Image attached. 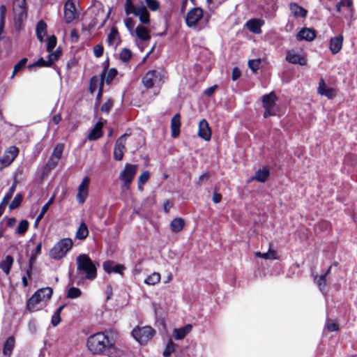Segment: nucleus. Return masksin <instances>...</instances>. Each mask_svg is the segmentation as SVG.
Wrapping results in <instances>:
<instances>
[{"mask_svg":"<svg viewBox=\"0 0 357 357\" xmlns=\"http://www.w3.org/2000/svg\"><path fill=\"white\" fill-rule=\"evenodd\" d=\"M336 11L343 15L345 19L351 22L354 19L355 10L352 0H340L336 4Z\"/></svg>","mask_w":357,"mask_h":357,"instance_id":"7","label":"nucleus"},{"mask_svg":"<svg viewBox=\"0 0 357 357\" xmlns=\"http://www.w3.org/2000/svg\"><path fill=\"white\" fill-rule=\"evenodd\" d=\"M50 67L51 65L48 63V60H45L43 58H40L37 61L28 66L29 69L33 67Z\"/></svg>","mask_w":357,"mask_h":357,"instance_id":"46","label":"nucleus"},{"mask_svg":"<svg viewBox=\"0 0 357 357\" xmlns=\"http://www.w3.org/2000/svg\"><path fill=\"white\" fill-rule=\"evenodd\" d=\"M36 36L39 41L43 42L47 34V24L43 20H40L36 27Z\"/></svg>","mask_w":357,"mask_h":357,"instance_id":"31","label":"nucleus"},{"mask_svg":"<svg viewBox=\"0 0 357 357\" xmlns=\"http://www.w3.org/2000/svg\"><path fill=\"white\" fill-rule=\"evenodd\" d=\"M127 135H123L116 141L114 148V158L116 160H121L123 155V150L125 149V142Z\"/></svg>","mask_w":357,"mask_h":357,"instance_id":"15","label":"nucleus"},{"mask_svg":"<svg viewBox=\"0 0 357 357\" xmlns=\"http://www.w3.org/2000/svg\"><path fill=\"white\" fill-rule=\"evenodd\" d=\"M276 96L274 92L264 95L262 97L263 106L265 109L264 116L265 118L275 114Z\"/></svg>","mask_w":357,"mask_h":357,"instance_id":"10","label":"nucleus"},{"mask_svg":"<svg viewBox=\"0 0 357 357\" xmlns=\"http://www.w3.org/2000/svg\"><path fill=\"white\" fill-rule=\"evenodd\" d=\"M289 10L294 17L305 18L307 16V11L296 3H290Z\"/></svg>","mask_w":357,"mask_h":357,"instance_id":"25","label":"nucleus"},{"mask_svg":"<svg viewBox=\"0 0 357 357\" xmlns=\"http://www.w3.org/2000/svg\"><path fill=\"white\" fill-rule=\"evenodd\" d=\"M343 43L342 35H338L334 38H332L330 40V50L333 54L338 53L342 47Z\"/></svg>","mask_w":357,"mask_h":357,"instance_id":"23","label":"nucleus"},{"mask_svg":"<svg viewBox=\"0 0 357 357\" xmlns=\"http://www.w3.org/2000/svg\"><path fill=\"white\" fill-rule=\"evenodd\" d=\"M255 255L258 257H261L266 259H278L277 252L275 250H269L267 252L261 253L260 252H255Z\"/></svg>","mask_w":357,"mask_h":357,"instance_id":"40","label":"nucleus"},{"mask_svg":"<svg viewBox=\"0 0 357 357\" xmlns=\"http://www.w3.org/2000/svg\"><path fill=\"white\" fill-rule=\"evenodd\" d=\"M270 174L269 170L267 168H263L256 172L254 179L259 182H265L268 178Z\"/></svg>","mask_w":357,"mask_h":357,"instance_id":"39","label":"nucleus"},{"mask_svg":"<svg viewBox=\"0 0 357 357\" xmlns=\"http://www.w3.org/2000/svg\"><path fill=\"white\" fill-rule=\"evenodd\" d=\"M112 343L109 337L103 332L93 334L87 340L88 349L94 354H101L104 351H107Z\"/></svg>","mask_w":357,"mask_h":357,"instance_id":"2","label":"nucleus"},{"mask_svg":"<svg viewBox=\"0 0 357 357\" xmlns=\"http://www.w3.org/2000/svg\"><path fill=\"white\" fill-rule=\"evenodd\" d=\"M103 269L107 273H119L123 275V271L126 269L125 266L121 264H117L113 261L107 260L105 261L103 264Z\"/></svg>","mask_w":357,"mask_h":357,"instance_id":"18","label":"nucleus"},{"mask_svg":"<svg viewBox=\"0 0 357 357\" xmlns=\"http://www.w3.org/2000/svg\"><path fill=\"white\" fill-rule=\"evenodd\" d=\"M15 347V339L13 337H9L6 340L3 349V354L4 356H6L8 357H10L12 354L13 348Z\"/></svg>","mask_w":357,"mask_h":357,"instance_id":"33","label":"nucleus"},{"mask_svg":"<svg viewBox=\"0 0 357 357\" xmlns=\"http://www.w3.org/2000/svg\"><path fill=\"white\" fill-rule=\"evenodd\" d=\"M77 0H68L64 5V19L67 23L72 22L78 17L75 3Z\"/></svg>","mask_w":357,"mask_h":357,"instance_id":"13","label":"nucleus"},{"mask_svg":"<svg viewBox=\"0 0 357 357\" xmlns=\"http://www.w3.org/2000/svg\"><path fill=\"white\" fill-rule=\"evenodd\" d=\"M73 246V241L66 238L59 241L50 251V256L54 259H62Z\"/></svg>","mask_w":357,"mask_h":357,"instance_id":"4","label":"nucleus"},{"mask_svg":"<svg viewBox=\"0 0 357 357\" xmlns=\"http://www.w3.org/2000/svg\"><path fill=\"white\" fill-rule=\"evenodd\" d=\"M113 106V101L112 100H107V102L102 104L101 106V111L102 112L108 113Z\"/></svg>","mask_w":357,"mask_h":357,"instance_id":"58","label":"nucleus"},{"mask_svg":"<svg viewBox=\"0 0 357 357\" xmlns=\"http://www.w3.org/2000/svg\"><path fill=\"white\" fill-rule=\"evenodd\" d=\"M155 333V330L150 326H144L138 328L137 329L135 328V340L140 344H146L153 338Z\"/></svg>","mask_w":357,"mask_h":357,"instance_id":"8","label":"nucleus"},{"mask_svg":"<svg viewBox=\"0 0 357 357\" xmlns=\"http://www.w3.org/2000/svg\"><path fill=\"white\" fill-rule=\"evenodd\" d=\"M107 355L109 357H127V354L123 351L117 349L112 342L110 347H109Z\"/></svg>","mask_w":357,"mask_h":357,"instance_id":"34","label":"nucleus"},{"mask_svg":"<svg viewBox=\"0 0 357 357\" xmlns=\"http://www.w3.org/2000/svg\"><path fill=\"white\" fill-rule=\"evenodd\" d=\"M61 54V52L59 50H56V51L52 52H50V54L47 56L48 63H50V65L52 66L56 60L59 59Z\"/></svg>","mask_w":357,"mask_h":357,"instance_id":"49","label":"nucleus"},{"mask_svg":"<svg viewBox=\"0 0 357 357\" xmlns=\"http://www.w3.org/2000/svg\"><path fill=\"white\" fill-rule=\"evenodd\" d=\"M318 93L331 99L336 96L335 91L332 88L328 87L323 79H321L319 82Z\"/></svg>","mask_w":357,"mask_h":357,"instance_id":"20","label":"nucleus"},{"mask_svg":"<svg viewBox=\"0 0 357 357\" xmlns=\"http://www.w3.org/2000/svg\"><path fill=\"white\" fill-rule=\"evenodd\" d=\"M124 24L126 27L130 31L131 35H133L134 33V21L131 17H127L124 20Z\"/></svg>","mask_w":357,"mask_h":357,"instance_id":"55","label":"nucleus"},{"mask_svg":"<svg viewBox=\"0 0 357 357\" xmlns=\"http://www.w3.org/2000/svg\"><path fill=\"white\" fill-rule=\"evenodd\" d=\"M260 62V59L250 60L248 66L253 72H256L259 69Z\"/></svg>","mask_w":357,"mask_h":357,"instance_id":"57","label":"nucleus"},{"mask_svg":"<svg viewBox=\"0 0 357 357\" xmlns=\"http://www.w3.org/2000/svg\"><path fill=\"white\" fill-rule=\"evenodd\" d=\"M326 328L330 331H337L339 328L336 323L331 320L327 321Z\"/></svg>","mask_w":357,"mask_h":357,"instance_id":"60","label":"nucleus"},{"mask_svg":"<svg viewBox=\"0 0 357 357\" xmlns=\"http://www.w3.org/2000/svg\"><path fill=\"white\" fill-rule=\"evenodd\" d=\"M125 13L127 16L134 14V2L133 0H126L124 5Z\"/></svg>","mask_w":357,"mask_h":357,"instance_id":"51","label":"nucleus"},{"mask_svg":"<svg viewBox=\"0 0 357 357\" xmlns=\"http://www.w3.org/2000/svg\"><path fill=\"white\" fill-rule=\"evenodd\" d=\"M90 180L89 177L85 176L77 189V199L79 204H83L89 193V186Z\"/></svg>","mask_w":357,"mask_h":357,"instance_id":"14","label":"nucleus"},{"mask_svg":"<svg viewBox=\"0 0 357 357\" xmlns=\"http://www.w3.org/2000/svg\"><path fill=\"white\" fill-rule=\"evenodd\" d=\"M102 123L100 121H98L96 123L94 127L92 128V130L89 133L87 138L88 139L93 141L96 140L98 138L101 137L102 135Z\"/></svg>","mask_w":357,"mask_h":357,"instance_id":"30","label":"nucleus"},{"mask_svg":"<svg viewBox=\"0 0 357 357\" xmlns=\"http://www.w3.org/2000/svg\"><path fill=\"white\" fill-rule=\"evenodd\" d=\"M286 61L292 64H298L301 66H305L307 64L306 57L294 51H288L287 52Z\"/></svg>","mask_w":357,"mask_h":357,"instance_id":"17","label":"nucleus"},{"mask_svg":"<svg viewBox=\"0 0 357 357\" xmlns=\"http://www.w3.org/2000/svg\"><path fill=\"white\" fill-rule=\"evenodd\" d=\"M89 235V229L84 222H81L76 231L75 236L79 240L85 239Z\"/></svg>","mask_w":357,"mask_h":357,"instance_id":"35","label":"nucleus"},{"mask_svg":"<svg viewBox=\"0 0 357 357\" xmlns=\"http://www.w3.org/2000/svg\"><path fill=\"white\" fill-rule=\"evenodd\" d=\"M150 175L149 171H144L138 177L137 188L139 191H143V185L149 180Z\"/></svg>","mask_w":357,"mask_h":357,"instance_id":"38","label":"nucleus"},{"mask_svg":"<svg viewBox=\"0 0 357 357\" xmlns=\"http://www.w3.org/2000/svg\"><path fill=\"white\" fill-rule=\"evenodd\" d=\"M15 188H16V183H14L11 186L10 188H9L8 191L7 192V193L4 195L3 198V204H8L9 200L11 199L14 192H15Z\"/></svg>","mask_w":357,"mask_h":357,"instance_id":"54","label":"nucleus"},{"mask_svg":"<svg viewBox=\"0 0 357 357\" xmlns=\"http://www.w3.org/2000/svg\"><path fill=\"white\" fill-rule=\"evenodd\" d=\"M82 295V291L77 287H71L68 291V297L70 298H77Z\"/></svg>","mask_w":357,"mask_h":357,"instance_id":"50","label":"nucleus"},{"mask_svg":"<svg viewBox=\"0 0 357 357\" xmlns=\"http://www.w3.org/2000/svg\"><path fill=\"white\" fill-rule=\"evenodd\" d=\"M135 17H137L143 25H148L150 23V14L144 6H135Z\"/></svg>","mask_w":357,"mask_h":357,"instance_id":"19","label":"nucleus"},{"mask_svg":"<svg viewBox=\"0 0 357 357\" xmlns=\"http://www.w3.org/2000/svg\"><path fill=\"white\" fill-rule=\"evenodd\" d=\"M198 136L207 142L211 139V130L206 119H202L199 123Z\"/></svg>","mask_w":357,"mask_h":357,"instance_id":"16","label":"nucleus"},{"mask_svg":"<svg viewBox=\"0 0 357 357\" xmlns=\"http://www.w3.org/2000/svg\"><path fill=\"white\" fill-rule=\"evenodd\" d=\"M192 329L191 324H186L182 328H175L173 331V337L175 340H182L191 332Z\"/></svg>","mask_w":357,"mask_h":357,"instance_id":"28","label":"nucleus"},{"mask_svg":"<svg viewBox=\"0 0 357 357\" xmlns=\"http://www.w3.org/2000/svg\"><path fill=\"white\" fill-rule=\"evenodd\" d=\"M176 347L177 345L172 340H169L163 351V356L165 357H170L171 355L175 351Z\"/></svg>","mask_w":357,"mask_h":357,"instance_id":"42","label":"nucleus"},{"mask_svg":"<svg viewBox=\"0 0 357 357\" xmlns=\"http://www.w3.org/2000/svg\"><path fill=\"white\" fill-rule=\"evenodd\" d=\"M140 6L149 8L152 12H155L159 10L160 3L157 0H144L141 2Z\"/></svg>","mask_w":357,"mask_h":357,"instance_id":"37","label":"nucleus"},{"mask_svg":"<svg viewBox=\"0 0 357 357\" xmlns=\"http://www.w3.org/2000/svg\"><path fill=\"white\" fill-rule=\"evenodd\" d=\"M315 282L320 289V290L324 292L325 287L326 285V275H321L319 277L315 278Z\"/></svg>","mask_w":357,"mask_h":357,"instance_id":"47","label":"nucleus"},{"mask_svg":"<svg viewBox=\"0 0 357 357\" xmlns=\"http://www.w3.org/2000/svg\"><path fill=\"white\" fill-rule=\"evenodd\" d=\"M203 18V10L197 7L191 9L186 15L185 22L188 27H196L198 22Z\"/></svg>","mask_w":357,"mask_h":357,"instance_id":"12","label":"nucleus"},{"mask_svg":"<svg viewBox=\"0 0 357 357\" xmlns=\"http://www.w3.org/2000/svg\"><path fill=\"white\" fill-rule=\"evenodd\" d=\"M135 35L144 41L149 40L151 38L150 29L147 25H138L135 28Z\"/></svg>","mask_w":357,"mask_h":357,"instance_id":"24","label":"nucleus"},{"mask_svg":"<svg viewBox=\"0 0 357 357\" xmlns=\"http://www.w3.org/2000/svg\"><path fill=\"white\" fill-rule=\"evenodd\" d=\"M264 24V22L258 19H252L246 22L247 29L254 33H260L261 32V26Z\"/></svg>","mask_w":357,"mask_h":357,"instance_id":"27","label":"nucleus"},{"mask_svg":"<svg viewBox=\"0 0 357 357\" xmlns=\"http://www.w3.org/2000/svg\"><path fill=\"white\" fill-rule=\"evenodd\" d=\"M105 73H106V69H104L100 75L101 82H100V90H99V94L101 93L102 87L103 85V82L105 81V82L107 84H109L117 75V70L115 68L109 69L107 73L106 77H105Z\"/></svg>","mask_w":357,"mask_h":357,"instance_id":"26","label":"nucleus"},{"mask_svg":"<svg viewBox=\"0 0 357 357\" xmlns=\"http://www.w3.org/2000/svg\"><path fill=\"white\" fill-rule=\"evenodd\" d=\"M13 10L15 20L19 22L25 20L27 17L26 0H15L13 1Z\"/></svg>","mask_w":357,"mask_h":357,"instance_id":"9","label":"nucleus"},{"mask_svg":"<svg viewBox=\"0 0 357 357\" xmlns=\"http://www.w3.org/2000/svg\"><path fill=\"white\" fill-rule=\"evenodd\" d=\"M13 262L14 259L10 255H7L5 259L0 262V268L5 273L6 275H8L10 273Z\"/></svg>","mask_w":357,"mask_h":357,"instance_id":"32","label":"nucleus"},{"mask_svg":"<svg viewBox=\"0 0 357 357\" xmlns=\"http://www.w3.org/2000/svg\"><path fill=\"white\" fill-rule=\"evenodd\" d=\"M315 36L316 34L313 29L310 28H303L297 33L296 38L298 40H305L311 41L314 40Z\"/></svg>","mask_w":357,"mask_h":357,"instance_id":"22","label":"nucleus"},{"mask_svg":"<svg viewBox=\"0 0 357 357\" xmlns=\"http://www.w3.org/2000/svg\"><path fill=\"white\" fill-rule=\"evenodd\" d=\"M22 201V195L20 193L17 194L15 196L13 201L11 202V203L9 204L10 210H13V209L18 208L20 206Z\"/></svg>","mask_w":357,"mask_h":357,"instance_id":"44","label":"nucleus"},{"mask_svg":"<svg viewBox=\"0 0 357 357\" xmlns=\"http://www.w3.org/2000/svg\"><path fill=\"white\" fill-rule=\"evenodd\" d=\"M164 82V74L161 70H151L143 77L142 83L146 89L159 87Z\"/></svg>","mask_w":357,"mask_h":357,"instance_id":"5","label":"nucleus"},{"mask_svg":"<svg viewBox=\"0 0 357 357\" xmlns=\"http://www.w3.org/2000/svg\"><path fill=\"white\" fill-rule=\"evenodd\" d=\"M53 291L50 287L41 288L28 300L26 307L29 311L41 310L51 298Z\"/></svg>","mask_w":357,"mask_h":357,"instance_id":"3","label":"nucleus"},{"mask_svg":"<svg viewBox=\"0 0 357 357\" xmlns=\"http://www.w3.org/2000/svg\"><path fill=\"white\" fill-rule=\"evenodd\" d=\"M93 54L96 57H100L103 54V47L101 45H96L94 46Z\"/></svg>","mask_w":357,"mask_h":357,"instance_id":"59","label":"nucleus"},{"mask_svg":"<svg viewBox=\"0 0 357 357\" xmlns=\"http://www.w3.org/2000/svg\"><path fill=\"white\" fill-rule=\"evenodd\" d=\"M132 52L128 48L123 49L119 54L120 59L123 61H128L132 56Z\"/></svg>","mask_w":357,"mask_h":357,"instance_id":"48","label":"nucleus"},{"mask_svg":"<svg viewBox=\"0 0 357 357\" xmlns=\"http://www.w3.org/2000/svg\"><path fill=\"white\" fill-rule=\"evenodd\" d=\"M184 220L181 218H174L170 223V228L173 232L181 231L184 227Z\"/></svg>","mask_w":357,"mask_h":357,"instance_id":"36","label":"nucleus"},{"mask_svg":"<svg viewBox=\"0 0 357 357\" xmlns=\"http://www.w3.org/2000/svg\"><path fill=\"white\" fill-rule=\"evenodd\" d=\"M19 153V149L15 146H11L7 149L3 156L0 158V170L9 166Z\"/></svg>","mask_w":357,"mask_h":357,"instance_id":"11","label":"nucleus"},{"mask_svg":"<svg viewBox=\"0 0 357 357\" xmlns=\"http://www.w3.org/2000/svg\"><path fill=\"white\" fill-rule=\"evenodd\" d=\"M107 43L109 46L116 47L120 43V37L117 29L112 27L107 37Z\"/></svg>","mask_w":357,"mask_h":357,"instance_id":"29","label":"nucleus"},{"mask_svg":"<svg viewBox=\"0 0 357 357\" xmlns=\"http://www.w3.org/2000/svg\"><path fill=\"white\" fill-rule=\"evenodd\" d=\"M63 147L64 146L63 144H56V146L54 148L51 156L59 160L63 153Z\"/></svg>","mask_w":357,"mask_h":357,"instance_id":"43","label":"nucleus"},{"mask_svg":"<svg viewBox=\"0 0 357 357\" xmlns=\"http://www.w3.org/2000/svg\"><path fill=\"white\" fill-rule=\"evenodd\" d=\"M61 321V316L54 314L52 317V324L53 326H57Z\"/></svg>","mask_w":357,"mask_h":357,"instance_id":"64","label":"nucleus"},{"mask_svg":"<svg viewBox=\"0 0 357 357\" xmlns=\"http://www.w3.org/2000/svg\"><path fill=\"white\" fill-rule=\"evenodd\" d=\"M181 116L176 114L171 120V135L174 138L177 137L180 134Z\"/></svg>","mask_w":357,"mask_h":357,"instance_id":"21","label":"nucleus"},{"mask_svg":"<svg viewBox=\"0 0 357 357\" xmlns=\"http://www.w3.org/2000/svg\"><path fill=\"white\" fill-rule=\"evenodd\" d=\"M241 76V71L238 68H234L232 70L231 78L234 81L236 80Z\"/></svg>","mask_w":357,"mask_h":357,"instance_id":"63","label":"nucleus"},{"mask_svg":"<svg viewBox=\"0 0 357 357\" xmlns=\"http://www.w3.org/2000/svg\"><path fill=\"white\" fill-rule=\"evenodd\" d=\"M160 280V275L159 273L154 272L149 275L144 280V282L149 285H155Z\"/></svg>","mask_w":357,"mask_h":357,"instance_id":"41","label":"nucleus"},{"mask_svg":"<svg viewBox=\"0 0 357 357\" xmlns=\"http://www.w3.org/2000/svg\"><path fill=\"white\" fill-rule=\"evenodd\" d=\"M35 259H36V257L32 255L29 260V268L26 270L27 275L29 278H31L32 267H33V264L35 261Z\"/></svg>","mask_w":357,"mask_h":357,"instance_id":"62","label":"nucleus"},{"mask_svg":"<svg viewBox=\"0 0 357 357\" xmlns=\"http://www.w3.org/2000/svg\"><path fill=\"white\" fill-rule=\"evenodd\" d=\"M77 275L75 277V282L80 284L84 280H93L97 277V268L93 261L90 257L82 254L76 259Z\"/></svg>","mask_w":357,"mask_h":357,"instance_id":"1","label":"nucleus"},{"mask_svg":"<svg viewBox=\"0 0 357 357\" xmlns=\"http://www.w3.org/2000/svg\"><path fill=\"white\" fill-rule=\"evenodd\" d=\"M54 199V195L52 196L49 199V200L43 206L40 211H42V213H46L50 206L53 203Z\"/></svg>","mask_w":357,"mask_h":357,"instance_id":"61","label":"nucleus"},{"mask_svg":"<svg viewBox=\"0 0 357 357\" xmlns=\"http://www.w3.org/2000/svg\"><path fill=\"white\" fill-rule=\"evenodd\" d=\"M26 62H27V59L23 58L17 63H16L15 65V66L13 68V72L11 78H13L17 72H19L22 68H24V66H25Z\"/></svg>","mask_w":357,"mask_h":357,"instance_id":"53","label":"nucleus"},{"mask_svg":"<svg viewBox=\"0 0 357 357\" xmlns=\"http://www.w3.org/2000/svg\"><path fill=\"white\" fill-rule=\"evenodd\" d=\"M59 161V160L56 158L50 156L46 164L45 170L50 171L51 169H54L57 165Z\"/></svg>","mask_w":357,"mask_h":357,"instance_id":"56","label":"nucleus"},{"mask_svg":"<svg viewBox=\"0 0 357 357\" xmlns=\"http://www.w3.org/2000/svg\"><path fill=\"white\" fill-rule=\"evenodd\" d=\"M120 180L123 182L121 189L126 193L130 191L131 183L134 178V165L127 164L119 176Z\"/></svg>","mask_w":357,"mask_h":357,"instance_id":"6","label":"nucleus"},{"mask_svg":"<svg viewBox=\"0 0 357 357\" xmlns=\"http://www.w3.org/2000/svg\"><path fill=\"white\" fill-rule=\"evenodd\" d=\"M56 45V38L52 35L47 38V51L51 52Z\"/></svg>","mask_w":357,"mask_h":357,"instance_id":"52","label":"nucleus"},{"mask_svg":"<svg viewBox=\"0 0 357 357\" xmlns=\"http://www.w3.org/2000/svg\"><path fill=\"white\" fill-rule=\"evenodd\" d=\"M29 225V222L26 220L20 221L17 227V233L20 235H23L28 229Z\"/></svg>","mask_w":357,"mask_h":357,"instance_id":"45","label":"nucleus"}]
</instances>
